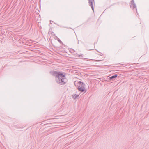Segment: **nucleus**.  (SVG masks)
<instances>
[{"instance_id":"6e6552de","label":"nucleus","mask_w":149,"mask_h":149,"mask_svg":"<svg viewBox=\"0 0 149 149\" xmlns=\"http://www.w3.org/2000/svg\"><path fill=\"white\" fill-rule=\"evenodd\" d=\"M78 56L79 57H83L82 54H81L80 55H79Z\"/></svg>"},{"instance_id":"9d476101","label":"nucleus","mask_w":149,"mask_h":149,"mask_svg":"<svg viewBox=\"0 0 149 149\" xmlns=\"http://www.w3.org/2000/svg\"><path fill=\"white\" fill-rule=\"evenodd\" d=\"M144 80H145L146 81V80H147V79H144Z\"/></svg>"},{"instance_id":"7ed1b4c3","label":"nucleus","mask_w":149,"mask_h":149,"mask_svg":"<svg viewBox=\"0 0 149 149\" xmlns=\"http://www.w3.org/2000/svg\"><path fill=\"white\" fill-rule=\"evenodd\" d=\"M88 1L90 6L91 7L92 10L93 12H94V9L93 5V2L94 1V0H88Z\"/></svg>"},{"instance_id":"39448f33","label":"nucleus","mask_w":149,"mask_h":149,"mask_svg":"<svg viewBox=\"0 0 149 149\" xmlns=\"http://www.w3.org/2000/svg\"><path fill=\"white\" fill-rule=\"evenodd\" d=\"M79 96V95L75 94L72 95V97L74 99H75Z\"/></svg>"},{"instance_id":"0eeeda50","label":"nucleus","mask_w":149,"mask_h":149,"mask_svg":"<svg viewBox=\"0 0 149 149\" xmlns=\"http://www.w3.org/2000/svg\"><path fill=\"white\" fill-rule=\"evenodd\" d=\"M56 38L57 39V40L59 42V43H60L62 44V41L61 40L58 38Z\"/></svg>"},{"instance_id":"9b49d317","label":"nucleus","mask_w":149,"mask_h":149,"mask_svg":"<svg viewBox=\"0 0 149 149\" xmlns=\"http://www.w3.org/2000/svg\"><path fill=\"white\" fill-rule=\"evenodd\" d=\"M79 41L78 40V43H79Z\"/></svg>"},{"instance_id":"f257e3e1","label":"nucleus","mask_w":149,"mask_h":149,"mask_svg":"<svg viewBox=\"0 0 149 149\" xmlns=\"http://www.w3.org/2000/svg\"><path fill=\"white\" fill-rule=\"evenodd\" d=\"M49 73L53 76L55 77L56 81L57 83L60 85L65 84L64 79L65 77L63 73L56 71H51Z\"/></svg>"},{"instance_id":"4468645a","label":"nucleus","mask_w":149,"mask_h":149,"mask_svg":"<svg viewBox=\"0 0 149 149\" xmlns=\"http://www.w3.org/2000/svg\"><path fill=\"white\" fill-rule=\"evenodd\" d=\"M52 33H53V34H54V32H52Z\"/></svg>"},{"instance_id":"423d86ee","label":"nucleus","mask_w":149,"mask_h":149,"mask_svg":"<svg viewBox=\"0 0 149 149\" xmlns=\"http://www.w3.org/2000/svg\"><path fill=\"white\" fill-rule=\"evenodd\" d=\"M117 77V75H113V76H112L111 77H110V80L112 79H113L116 77Z\"/></svg>"},{"instance_id":"20e7f679","label":"nucleus","mask_w":149,"mask_h":149,"mask_svg":"<svg viewBox=\"0 0 149 149\" xmlns=\"http://www.w3.org/2000/svg\"><path fill=\"white\" fill-rule=\"evenodd\" d=\"M130 6L131 7L132 6L133 7V8H136V10H137V9L136 8V6L134 3V0H132L131 1V4H130ZM137 12V11H136Z\"/></svg>"},{"instance_id":"f03ea898","label":"nucleus","mask_w":149,"mask_h":149,"mask_svg":"<svg viewBox=\"0 0 149 149\" xmlns=\"http://www.w3.org/2000/svg\"><path fill=\"white\" fill-rule=\"evenodd\" d=\"M79 84L80 85H81V87H80V86L77 88L78 90L81 92H83L85 91V92H86V90L84 88V86H85V84L84 83L82 82L79 81Z\"/></svg>"},{"instance_id":"1a4fd4ad","label":"nucleus","mask_w":149,"mask_h":149,"mask_svg":"<svg viewBox=\"0 0 149 149\" xmlns=\"http://www.w3.org/2000/svg\"><path fill=\"white\" fill-rule=\"evenodd\" d=\"M15 38H17H17H14V39H15V40H16V39H15Z\"/></svg>"},{"instance_id":"f8f14e48","label":"nucleus","mask_w":149,"mask_h":149,"mask_svg":"<svg viewBox=\"0 0 149 149\" xmlns=\"http://www.w3.org/2000/svg\"><path fill=\"white\" fill-rule=\"evenodd\" d=\"M12 40H13V41H14V40L13 39Z\"/></svg>"},{"instance_id":"ddd939ff","label":"nucleus","mask_w":149,"mask_h":149,"mask_svg":"<svg viewBox=\"0 0 149 149\" xmlns=\"http://www.w3.org/2000/svg\"><path fill=\"white\" fill-rule=\"evenodd\" d=\"M56 37L57 38V36H56Z\"/></svg>"}]
</instances>
